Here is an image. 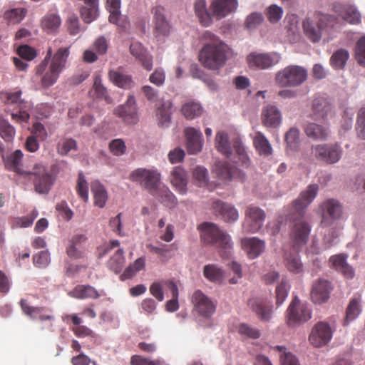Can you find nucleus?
I'll use <instances>...</instances> for the list:
<instances>
[{
  "label": "nucleus",
  "instance_id": "f257e3e1",
  "mask_svg": "<svg viewBox=\"0 0 365 365\" xmlns=\"http://www.w3.org/2000/svg\"><path fill=\"white\" fill-rule=\"evenodd\" d=\"M318 190L319 186L317 184L309 185L290 207L288 216L292 225L289 232L290 244L287 245L296 251H300L309 241L311 226L302 217L307 207L316 197Z\"/></svg>",
  "mask_w": 365,
  "mask_h": 365
},
{
  "label": "nucleus",
  "instance_id": "f03ea898",
  "mask_svg": "<svg viewBox=\"0 0 365 365\" xmlns=\"http://www.w3.org/2000/svg\"><path fill=\"white\" fill-rule=\"evenodd\" d=\"M203 38L209 42L200 51L199 61L201 64L210 70H217L224 66L227 61V45L210 31L205 32Z\"/></svg>",
  "mask_w": 365,
  "mask_h": 365
},
{
  "label": "nucleus",
  "instance_id": "7ed1b4c3",
  "mask_svg": "<svg viewBox=\"0 0 365 365\" xmlns=\"http://www.w3.org/2000/svg\"><path fill=\"white\" fill-rule=\"evenodd\" d=\"M200 227L203 241L207 244L217 245L221 249L222 257L229 258L232 250L230 237L214 223L204 222Z\"/></svg>",
  "mask_w": 365,
  "mask_h": 365
},
{
  "label": "nucleus",
  "instance_id": "20e7f679",
  "mask_svg": "<svg viewBox=\"0 0 365 365\" xmlns=\"http://www.w3.org/2000/svg\"><path fill=\"white\" fill-rule=\"evenodd\" d=\"M342 154L343 150L339 143H321L312 145L309 153L304 154V158L332 165L340 160Z\"/></svg>",
  "mask_w": 365,
  "mask_h": 365
},
{
  "label": "nucleus",
  "instance_id": "39448f33",
  "mask_svg": "<svg viewBox=\"0 0 365 365\" xmlns=\"http://www.w3.org/2000/svg\"><path fill=\"white\" fill-rule=\"evenodd\" d=\"M307 78V70L299 66H288L275 75V83L279 87H296L302 84Z\"/></svg>",
  "mask_w": 365,
  "mask_h": 365
},
{
  "label": "nucleus",
  "instance_id": "423d86ee",
  "mask_svg": "<svg viewBox=\"0 0 365 365\" xmlns=\"http://www.w3.org/2000/svg\"><path fill=\"white\" fill-rule=\"evenodd\" d=\"M130 179L139 183L150 195H155L161 184V175L157 170L138 168L130 173Z\"/></svg>",
  "mask_w": 365,
  "mask_h": 365
},
{
  "label": "nucleus",
  "instance_id": "0eeeda50",
  "mask_svg": "<svg viewBox=\"0 0 365 365\" xmlns=\"http://www.w3.org/2000/svg\"><path fill=\"white\" fill-rule=\"evenodd\" d=\"M311 318V309L306 304H302L297 297H294L286 312V322L288 327H297Z\"/></svg>",
  "mask_w": 365,
  "mask_h": 365
},
{
  "label": "nucleus",
  "instance_id": "6e6552de",
  "mask_svg": "<svg viewBox=\"0 0 365 365\" xmlns=\"http://www.w3.org/2000/svg\"><path fill=\"white\" fill-rule=\"evenodd\" d=\"M21 91L5 92L1 93L4 103L9 105H16L19 109L18 113H11V118L17 123L27 122L30 118L28 110L31 108L29 102L21 99Z\"/></svg>",
  "mask_w": 365,
  "mask_h": 365
},
{
  "label": "nucleus",
  "instance_id": "1a4fd4ad",
  "mask_svg": "<svg viewBox=\"0 0 365 365\" xmlns=\"http://www.w3.org/2000/svg\"><path fill=\"white\" fill-rule=\"evenodd\" d=\"M151 12L153 15V36L158 41L163 40L170 35L172 29L171 24L166 18L165 8L156 6L153 8Z\"/></svg>",
  "mask_w": 365,
  "mask_h": 365
},
{
  "label": "nucleus",
  "instance_id": "9d476101",
  "mask_svg": "<svg viewBox=\"0 0 365 365\" xmlns=\"http://www.w3.org/2000/svg\"><path fill=\"white\" fill-rule=\"evenodd\" d=\"M191 302L193 305V311L198 315L208 319L216 311L217 303L206 296L201 290H195L192 297Z\"/></svg>",
  "mask_w": 365,
  "mask_h": 365
},
{
  "label": "nucleus",
  "instance_id": "9b49d317",
  "mask_svg": "<svg viewBox=\"0 0 365 365\" xmlns=\"http://www.w3.org/2000/svg\"><path fill=\"white\" fill-rule=\"evenodd\" d=\"M334 328L326 322H319L312 327L309 336L310 344L314 347L328 344L332 338Z\"/></svg>",
  "mask_w": 365,
  "mask_h": 365
},
{
  "label": "nucleus",
  "instance_id": "f8f14e48",
  "mask_svg": "<svg viewBox=\"0 0 365 365\" xmlns=\"http://www.w3.org/2000/svg\"><path fill=\"white\" fill-rule=\"evenodd\" d=\"M266 214L263 210L255 205H249L245 210L243 230L247 233L257 232L263 226Z\"/></svg>",
  "mask_w": 365,
  "mask_h": 365
},
{
  "label": "nucleus",
  "instance_id": "ddd939ff",
  "mask_svg": "<svg viewBox=\"0 0 365 365\" xmlns=\"http://www.w3.org/2000/svg\"><path fill=\"white\" fill-rule=\"evenodd\" d=\"M27 175L35 176L34 180L35 190L40 194L48 193L55 180V178L41 165H34L32 171H29Z\"/></svg>",
  "mask_w": 365,
  "mask_h": 365
},
{
  "label": "nucleus",
  "instance_id": "4468645a",
  "mask_svg": "<svg viewBox=\"0 0 365 365\" xmlns=\"http://www.w3.org/2000/svg\"><path fill=\"white\" fill-rule=\"evenodd\" d=\"M248 306L262 322H269L274 309L270 300L265 298H253L249 300Z\"/></svg>",
  "mask_w": 365,
  "mask_h": 365
},
{
  "label": "nucleus",
  "instance_id": "2eb2a0df",
  "mask_svg": "<svg viewBox=\"0 0 365 365\" xmlns=\"http://www.w3.org/2000/svg\"><path fill=\"white\" fill-rule=\"evenodd\" d=\"M325 19L326 16L315 13L312 17L308 16L303 21L304 33L311 41L316 43L321 39L322 26L319 21Z\"/></svg>",
  "mask_w": 365,
  "mask_h": 365
},
{
  "label": "nucleus",
  "instance_id": "dca6fc26",
  "mask_svg": "<svg viewBox=\"0 0 365 365\" xmlns=\"http://www.w3.org/2000/svg\"><path fill=\"white\" fill-rule=\"evenodd\" d=\"M247 59L250 67L266 69L277 64L281 59V56L277 53H251L247 56Z\"/></svg>",
  "mask_w": 365,
  "mask_h": 365
},
{
  "label": "nucleus",
  "instance_id": "f3484780",
  "mask_svg": "<svg viewBox=\"0 0 365 365\" xmlns=\"http://www.w3.org/2000/svg\"><path fill=\"white\" fill-rule=\"evenodd\" d=\"M51 56L52 48H49L44 60L37 66L36 71V75H42L41 84L43 88H48L56 83L60 75L58 72L52 71L50 67L48 71L43 74Z\"/></svg>",
  "mask_w": 365,
  "mask_h": 365
},
{
  "label": "nucleus",
  "instance_id": "a211bd4d",
  "mask_svg": "<svg viewBox=\"0 0 365 365\" xmlns=\"http://www.w3.org/2000/svg\"><path fill=\"white\" fill-rule=\"evenodd\" d=\"M332 289L331 283L326 279L316 280L312 287L311 299L314 304H321L328 301Z\"/></svg>",
  "mask_w": 365,
  "mask_h": 365
},
{
  "label": "nucleus",
  "instance_id": "6ab92c4d",
  "mask_svg": "<svg viewBox=\"0 0 365 365\" xmlns=\"http://www.w3.org/2000/svg\"><path fill=\"white\" fill-rule=\"evenodd\" d=\"M20 307L24 314L31 319H40L41 321H51L53 319L52 311L43 307L31 306L26 299L20 301Z\"/></svg>",
  "mask_w": 365,
  "mask_h": 365
},
{
  "label": "nucleus",
  "instance_id": "aec40b11",
  "mask_svg": "<svg viewBox=\"0 0 365 365\" xmlns=\"http://www.w3.org/2000/svg\"><path fill=\"white\" fill-rule=\"evenodd\" d=\"M135 99L133 96H130L125 103L117 107L114 114L121 118L127 123L132 124L137 122V108Z\"/></svg>",
  "mask_w": 365,
  "mask_h": 365
},
{
  "label": "nucleus",
  "instance_id": "412c9836",
  "mask_svg": "<svg viewBox=\"0 0 365 365\" xmlns=\"http://www.w3.org/2000/svg\"><path fill=\"white\" fill-rule=\"evenodd\" d=\"M106 6L110 13L109 21L117 25L120 30L125 31L129 26V21L127 16L120 14V0H107Z\"/></svg>",
  "mask_w": 365,
  "mask_h": 365
},
{
  "label": "nucleus",
  "instance_id": "4be33fe9",
  "mask_svg": "<svg viewBox=\"0 0 365 365\" xmlns=\"http://www.w3.org/2000/svg\"><path fill=\"white\" fill-rule=\"evenodd\" d=\"M284 263L287 269L293 273H301L303 271V264L301 262L299 252L292 250L288 245L282 247Z\"/></svg>",
  "mask_w": 365,
  "mask_h": 365
},
{
  "label": "nucleus",
  "instance_id": "5701e85b",
  "mask_svg": "<svg viewBox=\"0 0 365 365\" xmlns=\"http://www.w3.org/2000/svg\"><path fill=\"white\" fill-rule=\"evenodd\" d=\"M212 207L215 215L222 217L226 222H232L238 220L237 210L229 203L217 200L213 202Z\"/></svg>",
  "mask_w": 365,
  "mask_h": 365
},
{
  "label": "nucleus",
  "instance_id": "b1692460",
  "mask_svg": "<svg viewBox=\"0 0 365 365\" xmlns=\"http://www.w3.org/2000/svg\"><path fill=\"white\" fill-rule=\"evenodd\" d=\"M334 11L349 24H359L361 23V14L353 5L335 4Z\"/></svg>",
  "mask_w": 365,
  "mask_h": 365
},
{
  "label": "nucleus",
  "instance_id": "393cba45",
  "mask_svg": "<svg viewBox=\"0 0 365 365\" xmlns=\"http://www.w3.org/2000/svg\"><path fill=\"white\" fill-rule=\"evenodd\" d=\"M241 245L250 259L258 257L265 249L264 241L257 237H245L241 240Z\"/></svg>",
  "mask_w": 365,
  "mask_h": 365
},
{
  "label": "nucleus",
  "instance_id": "a878e982",
  "mask_svg": "<svg viewBox=\"0 0 365 365\" xmlns=\"http://www.w3.org/2000/svg\"><path fill=\"white\" fill-rule=\"evenodd\" d=\"M237 6V0H214L211 4V9L214 16L222 19L235 12Z\"/></svg>",
  "mask_w": 365,
  "mask_h": 365
},
{
  "label": "nucleus",
  "instance_id": "bb28decb",
  "mask_svg": "<svg viewBox=\"0 0 365 365\" xmlns=\"http://www.w3.org/2000/svg\"><path fill=\"white\" fill-rule=\"evenodd\" d=\"M186 140L187 150L189 154H197L202 148V135L200 130L194 128H187L184 130Z\"/></svg>",
  "mask_w": 365,
  "mask_h": 365
},
{
  "label": "nucleus",
  "instance_id": "cd10ccee",
  "mask_svg": "<svg viewBox=\"0 0 365 365\" xmlns=\"http://www.w3.org/2000/svg\"><path fill=\"white\" fill-rule=\"evenodd\" d=\"M262 123L267 128H277L282 121L280 110L274 106L269 105L262 112Z\"/></svg>",
  "mask_w": 365,
  "mask_h": 365
},
{
  "label": "nucleus",
  "instance_id": "c85d7f7f",
  "mask_svg": "<svg viewBox=\"0 0 365 365\" xmlns=\"http://www.w3.org/2000/svg\"><path fill=\"white\" fill-rule=\"evenodd\" d=\"M130 53L138 59L143 67L147 71H150L153 68V58L148 53L146 49L140 42H133L130 46Z\"/></svg>",
  "mask_w": 365,
  "mask_h": 365
},
{
  "label": "nucleus",
  "instance_id": "c756f323",
  "mask_svg": "<svg viewBox=\"0 0 365 365\" xmlns=\"http://www.w3.org/2000/svg\"><path fill=\"white\" fill-rule=\"evenodd\" d=\"M170 182L180 194L187 192V174L183 168L176 166L170 173Z\"/></svg>",
  "mask_w": 365,
  "mask_h": 365
},
{
  "label": "nucleus",
  "instance_id": "7c9ffc66",
  "mask_svg": "<svg viewBox=\"0 0 365 365\" xmlns=\"http://www.w3.org/2000/svg\"><path fill=\"white\" fill-rule=\"evenodd\" d=\"M323 212L322 223L325 222V216H328L332 220H339L341 217L343 207L339 201L335 199H328L321 205Z\"/></svg>",
  "mask_w": 365,
  "mask_h": 365
},
{
  "label": "nucleus",
  "instance_id": "2f4dec72",
  "mask_svg": "<svg viewBox=\"0 0 365 365\" xmlns=\"http://www.w3.org/2000/svg\"><path fill=\"white\" fill-rule=\"evenodd\" d=\"M347 255H336L330 257L329 261L333 267L346 279H352L354 277V269L346 262Z\"/></svg>",
  "mask_w": 365,
  "mask_h": 365
},
{
  "label": "nucleus",
  "instance_id": "473e14b6",
  "mask_svg": "<svg viewBox=\"0 0 365 365\" xmlns=\"http://www.w3.org/2000/svg\"><path fill=\"white\" fill-rule=\"evenodd\" d=\"M108 77L110 81L119 88L130 89L134 86L132 76L123 73L120 68L109 71Z\"/></svg>",
  "mask_w": 365,
  "mask_h": 365
},
{
  "label": "nucleus",
  "instance_id": "72a5a7b5",
  "mask_svg": "<svg viewBox=\"0 0 365 365\" xmlns=\"http://www.w3.org/2000/svg\"><path fill=\"white\" fill-rule=\"evenodd\" d=\"M23 156L24 155L21 150H16L6 157H4L5 166L9 170L14 171L21 175H27L29 172L24 171L21 168Z\"/></svg>",
  "mask_w": 365,
  "mask_h": 365
},
{
  "label": "nucleus",
  "instance_id": "f704fd0d",
  "mask_svg": "<svg viewBox=\"0 0 365 365\" xmlns=\"http://www.w3.org/2000/svg\"><path fill=\"white\" fill-rule=\"evenodd\" d=\"M72 297L83 299H98L101 294L93 287L86 284H78L69 293Z\"/></svg>",
  "mask_w": 365,
  "mask_h": 365
},
{
  "label": "nucleus",
  "instance_id": "c9c22d12",
  "mask_svg": "<svg viewBox=\"0 0 365 365\" xmlns=\"http://www.w3.org/2000/svg\"><path fill=\"white\" fill-rule=\"evenodd\" d=\"M213 171L220 179L230 180L235 177L237 168L230 166L227 162L218 161L215 163Z\"/></svg>",
  "mask_w": 365,
  "mask_h": 365
},
{
  "label": "nucleus",
  "instance_id": "e433bc0d",
  "mask_svg": "<svg viewBox=\"0 0 365 365\" xmlns=\"http://www.w3.org/2000/svg\"><path fill=\"white\" fill-rule=\"evenodd\" d=\"M331 110V106L326 101L319 98L314 99L312 103V118L315 120H324Z\"/></svg>",
  "mask_w": 365,
  "mask_h": 365
},
{
  "label": "nucleus",
  "instance_id": "4c0bfd02",
  "mask_svg": "<svg viewBox=\"0 0 365 365\" xmlns=\"http://www.w3.org/2000/svg\"><path fill=\"white\" fill-rule=\"evenodd\" d=\"M173 103L168 101L157 108L156 118L158 125L163 128L169 126L171 122Z\"/></svg>",
  "mask_w": 365,
  "mask_h": 365
},
{
  "label": "nucleus",
  "instance_id": "58836bf2",
  "mask_svg": "<svg viewBox=\"0 0 365 365\" xmlns=\"http://www.w3.org/2000/svg\"><path fill=\"white\" fill-rule=\"evenodd\" d=\"M361 312V299L359 296L350 299L346 309V316L344 320V325H348L351 322L355 320Z\"/></svg>",
  "mask_w": 365,
  "mask_h": 365
},
{
  "label": "nucleus",
  "instance_id": "ea45409f",
  "mask_svg": "<svg viewBox=\"0 0 365 365\" xmlns=\"http://www.w3.org/2000/svg\"><path fill=\"white\" fill-rule=\"evenodd\" d=\"M69 48H60L53 56L49 67L52 71H56L59 73L64 69L67 58L69 56Z\"/></svg>",
  "mask_w": 365,
  "mask_h": 365
},
{
  "label": "nucleus",
  "instance_id": "a19ab883",
  "mask_svg": "<svg viewBox=\"0 0 365 365\" xmlns=\"http://www.w3.org/2000/svg\"><path fill=\"white\" fill-rule=\"evenodd\" d=\"M215 147L220 153L229 158L232 153L233 143L230 141L227 133L219 131L215 137Z\"/></svg>",
  "mask_w": 365,
  "mask_h": 365
},
{
  "label": "nucleus",
  "instance_id": "79ce46f5",
  "mask_svg": "<svg viewBox=\"0 0 365 365\" xmlns=\"http://www.w3.org/2000/svg\"><path fill=\"white\" fill-rule=\"evenodd\" d=\"M156 190L155 194L152 195L153 196L166 207H173L175 206L176 198L167 186L160 184Z\"/></svg>",
  "mask_w": 365,
  "mask_h": 365
},
{
  "label": "nucleus",
  "instance_id": "37998d69",
  "mask_svg": "<svg viewBox=\"0 0 365 365\" xmlns=\"http://www.w3.org/2000/svg\"><path fill=\"white\" fill-rule=\"evenodd\" d=\"M305 133L314 140H324L328 138L329 132L327 128L312 123L305 127Z\"/></svg>",
  "mask_w": 365,
  "mask_h": 365
},
{
  "label": "nucleus",
  "instance_id": "c03bdc74",
  "mask_svg": "<svg viewBox=\"0 0 365 365\" xmlns=\"http://www.w3.org/2000/svg\"><path fill=\"white\" fill-rule=\"evenodd\" d=\"M253 143L255 148L259 155L269 156L272 154V146L267 138L261 132L255 133V135L253 138Z\"/></svg>",
  "mask_w": 365,
  "mask_h": 365
},
{
  "label": "nucleus",
  "instance_id": "a18cd8bd",
  "mask_svg": "<svg viewBox=\"0 0 365 365\" xmlns=\"http://www.w3.org/2000/svg\"><path fill=\"white\" fill-rule=\"evenodd\" d=\"M194 9L195 15L203 26H207L212 23L211 15L207 9L205 0H196Z\"/></svg>",
  "mask_w": 365,
  "mask_h": 365
},
{
  "label": "nucleus",
  "instance_id": "49530a36",
  "mask_svg": "<svg viewBox=\"0 0 365 365\" xmlns=\"http://www.w3.org/2000/svg\"><path fill=\"white\" fill-rule=\"evenodd\" d=\"M91 189L94 195L95 205L101 208L103 207L108 199L104 186L98 181H93L91 182Z\"/></svg>",
  "mask_w": 365,
  "mask_h": 365
},
{
  "label": "nucleus",
  "instance_id": "de8ad7c7",
  "mask_svg": "<svg viewBox=\"0 0 365 365\" xmlns=\"http://www.w3.org/2000/svg\"><path fill=\"white\" fill-rule=\"evenodd\" d=\"M61 24L59 16L55 14H48L41 20L43 29L48 34H55Z\"/></svg>",
  "mask_w": 365,
  "mask_h": 365
},
{
  "label": "nucleus",
  "instance_id": "09e8293b",
  "mask_svg": "<svg viewBox=\"0 0 365 365\" xmlns=\"http://www.w3.org/2000/svg\"><path fill=\"white\" fill-rule=\"evenodd\" d=\"M349 58V53L344 48H339L331 55L330 65L336 70L343 69Z\"/></svg>",
  "mask_w": 365,
  "mask_h": 365
},
{
  "label": "nucleus",
  "instance_id": "8fccbe9b",
  "mask_svg": "<svg viewBox=\"0 0 365 365\" xmlns=\"http://www.w3.org/2000/svg\"><path fill=\"white\" fill-rule=\"evenodd\" d=\"M98 3H85L80 9L81 16L86 24L94 21L98 16Z\"/></svg>",
  "mask_w": 365,
  "mask_h": 365
},
{
  "label": "nucleus",
  "instance_id": "3c124183",
  "mask_svg": "<svg viewBox=\"0 0 365 365\" xmlns=\"http://www.w3.org/2000/svg\"><path fill=\"white\" fill-rule=\"evenodd\" d=\"M125 263V257L123 255V251L121 249H118L115 251L114 255L109 259L107 262V266L111 271L115 273H119L121 272Z\"/></svg>",
  "mask_w": 365,
  "mask_h": 365
},
{
  "label": "nucleus",
  "instance_id": "603ef678",
  "mask_svg": "<svg viewBox=\"0 0 365 365\" xmlns=\"http://www.w3.org/2000/svg\"><path fill=\"white\" fill-rule=\"evenodd\" d=\"M232 143L233 148L235 150L240 165L243 168H247L250 165V160L246 153L242 142L238 138H235L232 140Z\"/></svg>",
  "mask_w": 365,
  "mask_h": 365
},
{
  "label": "nucleus",
  "instance_id": "864d4df0",
  "mask_svg": "<svg viewBox=\"0 0 365 365\" xmlns=\"http://www.w3.org/2000/svg\"><path fill=\"white\" fill-rule=\"evenodd\" d=\"M182 113L187 119H193L202 114V108L197 102L189 101L182 105Z\"/></svg>",
  "mask_w": 365,
  "mask_h": 365
},
{
  "label": "nucleus",
  "instance_id": "5fc2aeb1",
  "mask_svg": "<svg viewBox=\"0 0 365 365\" xmlns=\"http://www.w3.org/2000/svg\"><path fill=\"white\" fill-rule=\"evenodd\" d=\"M237 331L242 337L245 339H257L261 335L260 331L258 329L247 323L239 324L237 326Z\"/></svg>",
  "mask_w": 365,
  "mask_h": 365
},
{
  "label": "nucleus",
  "instance_id": "6e6d98bb",
  "mask_svg": "<svg viewBox=\"0 0 365 365\" xmlns=\"http://www.w3.org/2000/svg\"><path fill=\"white\" fill-rule=\"evenodd\" d=\"M203 274L208 280L218 282L222 279L223 271L215 264H207L204 267Z\"/></svg>",
  "mask_w": 365,
  "mask_h": 365
},
{
  "label": "nucleus",
  "instance_id": "4d7b16f0",
  "mask_svg": "<svg viewBox=\"0 0 365 365\" xmlns=\"http://www.w3.org/2000/svg\"><path fill=\"white\" fill-rule=\"evenodd\" d=\"M14 128L0 116V135L6 142H11L15 136Z\"/></svg>",
  "mask_w": 365,
  "mask_h": 365
},
{
  "label": "nucleus",
  "instance_id": "13d9d810",
  "mask_svg": "<svg viewBox=\"0 0 365 365\" xmlns=\"http://www.w3.org/2000/svg\"><path fill=\"white\" fill-rule=\"evenodd\" d=\"M289 285L287 280L282 279L281 283L276 287V306H281L287 297L289 290Z\"/></svg>",
  "mask_w": 365,
  "mask_h": 365
},
{
  "label": "nucleus",
  "instance_id": "bf43d9fd",
  "mask_svg": "<svg viewBox=\"0 0 365 365\" xmlns=\"http://www.w3.org/2000/svg\"><path fill=\"white\" fill-rule=\"evenodd\" d=\"M274 349L281 353V365H299L296 356L291 352H287L284 346H277Z\"/></svg>",
  "mask_w": 365,
  "mask_h": 365
},
{
  "label": "nucleus",
  "instance_id": "052dcab7",
  "mask_svg": "<svg viewBox=\"0 0 365 365\" xmlns=\"http://www.w3.org/2000/svg\"><path fill=\"white\" fill-rule=\"evenodd\" d=\"M355 130L357 137L365 140V106L361 107L358 111Z\"/></svg>",
  "mask_w": 365,
  "mask_h": 365
},
{
  "label": "nucleus",
  "instance_id": "680f3d73",
  "mask_svg": "<svg viewBox=\"0 0 365 365\" xmlns=\"http://www.w3.org/2000/svg\"><path fill=\"white\" fill-rule=\"evenodd\" d=\"M76 192L78 196L86 202L88 200V185L85 179L83 173H80L78 176Z\"/></svg>",
  "mask_w": 365,
  "mask_h": 365
},
{
  "label": "nucleus",
  "instance_id": "e2e57ef3",
  "mask_svg": "<svg viewBox=\"0 0 365 365\" xmlns=\"http://www.w3.org/2000/svg\"><path fill=\"white\" fill-rule=\"evenodd\" d=\"M283 9L277 4L270 5L265 11L266 16L272 24L277 23L283 15Z\"/></svg>",
  "mask_w": 365,
  "mask_h": 365
},
{
  "label": "nucleus",
  "instance_id": "0e129e2a",
  "mask_svg": "<svg viewBox=\"0 0 365 365\" xmlns=\"http://www.w3.org/2000/svg\"><path fill=\"white\" fill-rule=\"evenodd\" d=\"M264 21V17L261 13L253 12L247 16L245 22V27L251 31L255 29Z\"/></svg>",
  "mask_w": 365,
  "mask_h": 365
},
{
  "label": "nucleus",
  "instance_id": "69168bd1",
  "mask_svg": "<svg viewBox=\"0 0 365 365\" xmlns=\"http://www.w3.org/2000/svg\"><path fill=\"white\" fill-rule=\"evenodd\" d=\"M285 140L287 145L292 150H295L299 143V131L296 128H292L286 133Z\"/></svg>",
  "mask_w": 365,
  "mask_h": 365
},
{
  "label": "nucleus",
  "instance_id": "338daca9",
  "mask_svg": "<svg viewBox=\"0 0 365 365\" xmlns=\"http://www.w3.org/2000/svg\"><path fill=\"white\" fill-rule=\"evenodd\" d=\"M26 10L21 8H16L5 13V18L12 24L20 22L26 16Z\"/></svg>",
  "mask_w": 365,
  "mask_h": 365
},
{
  "label": "nucleus",
  "instance_id": "774afa93",
  "mask_svg": "<svg viewBox=\"0 0 365 365\" xmlns=\"http://www.w3.org/2000/svg\"><path fill=\"white\" fill-rule=\"evenodd\" d=\"M355 56L357 62L365 66V36L358 40L356 44Z\"/></svg>",
  "mask_w": 365,
  "mask_h": 365
}]
</instances>
